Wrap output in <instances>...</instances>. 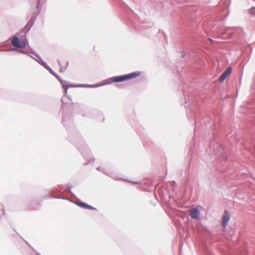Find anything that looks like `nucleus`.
Here are the masks:
<instances>
[{"instance_id":"obj_1","label":"nucleus","mask_w":255,"mask_h":255,"mask_svg":"<svg viewBox=\"0 0 255 255\" xmlns=\"http://www.w3.org/2000/svg\"><path fill=\"white\" fill-rule=\"evenodd\" d=\"M140 72H134L127 75L115 76L112 78V81L115 82H123L130 79L136 78L140 75Z\"/></svg>"},{"instance_id":"obj_2","label":"nucleus","mask_w":255,"mask_h":255,"mask_svg":"<svg viewBox=\"0 0 255 255\" xmlns=\"http://www.w3.org/2000/svg\"><path fill=\"white\" fill-rule=\"evenodd\" d=\"M11 43L13 46L20 48H23L26 46L25 40L20 39L16 36L11 37Z\"/></svg>"},{"instance_id":"obj_3","label":"nucleus","mask_w":255,"mask_h":255,"mask_svg":"<svg viewBox=\"0 0 255 255\" xmlns=\"http://www.w3.org/2000/svg\"><path fill=\"white\" fill-rule=\"evenodd\" d=\"M189 214L192 219H198L200 217V212L197 208H193L189 210Z\"/></svg>"},{"instance_id":"obj_4","label":"nucleus","mask_w":255,"mask_h":255,"mask_svg":"<svg viewBox=\"0 0 255 255\" xmlns=\"http://www.w3.org/2000/svg\"><path fill=\"white\" fill-rule=\"evenodd\" d=\"M232 71L231 68L228 67L225 71L221 75L219 79L220 82H223L228 76H229Z\"/></svg>"},{"instance_id":"obj_5","label":"nucleus","mask_w":255,"mask_h":255,"mask_svg":"<svg viewBox=\"0 0 255 255\" xmlns=\"http://www.w3.org/2000/svg\"><path fill=\"white\" fill-rule=\"evenodd\" d=\"M230 219V215L227 211L224 212V214L222 217V225L225 227Z\"/></svg>"},{"instance_id":"obj_6","label":"nucleus","mask_w":255,"mask_h":255,"mask_svg":"<svg viewBox=\"0 0 255 255\" xmlns=\"http://www.w3.org/2000/svg\"><path fill=\"white\" fill-rule=\"evenodd\" d=\"M77 204L79 207L83 208L90 209V210H96V209L95 208H94L90 205H89L84 202H77Z\"/></svg>"},{"instance_id":"obj_7","label":"nucleus","mask_w":255,"mask_h":255,"mask_svg":"<svg viewBox=\"0 0 255 255\" xmlns=\"http://www.w3.org/2000/svg\"><path fill=\"white\" fill-rule=\"evenodd\" d=\"M250 10H251V12H253L254 11H255V8H251V9H250Z\"/></svg>"},{"instance_id":"obj_8","label":"nucleus","mask_w":255,"mask_h":255,"mask_svg":"<svg viewBox=\"0 0 255 255\" xmlns=\"http://www.w3.org/2000/svg\"><path fill=\"white\" fill-rule=\"evenodd\" d=\"M67 89H66V90H65V94H67Z\"/></svg>"},{"instance_id":"obj_9","label":"nucleus","mask_w":255,"mask_h":255,"mask_svg":"<svg viewBox=\"0 0 255 255\" xmlns=\"http://www.w3.org/2000/svg\"><path fill=\"white\" fill-rule=\"evenodd\" d=\"M67 66V62H66V63H65V67H66Z\"/></svg>"}]
</instances>
